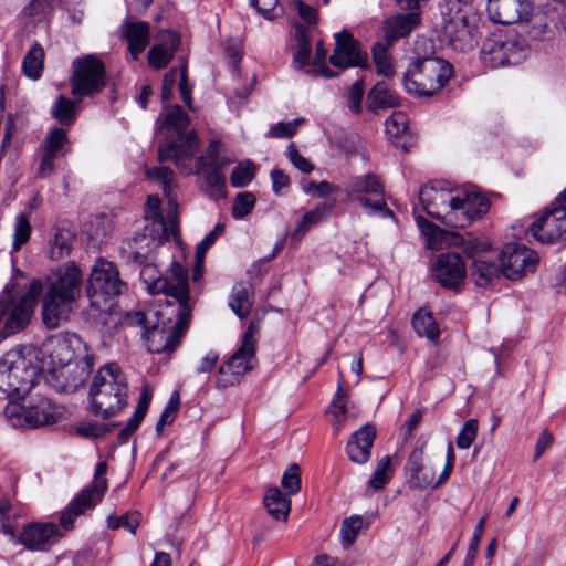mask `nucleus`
<instances>
[{
	"label": "nucleus",
	"instance_id": "1",
	"mask_svg": "<svg viewBox=\"0 0 566 566\" xmlns=\"http://www.w3.org/2000/svg\"><path fill=\"white\" fill-rule=\"evenodd\" d=\"M189 125L190 117L180 105H165L155 124L156 130L165 134L158 160H171L185 175L192 171L191 160L199 147V137L196 130H188Z\"/></svg>",
	"mask_w": 566,
	"mask_h": 566
},
{
	"label": "nucleus",
	"instance_id": "2",
	"mask_svg": "<svg viewBox=\"0 0 566 566\" xmlns=\"http://www.w3.org/2000/svg\"><path fill=\"white\" fill-rule=\"evenodd\" d=\"M82 283V271L75 262H67L53 273L42 300V321L46 328L56 329L67 319L81 295Z\"/></svg>",
	"mask_w": 566,
	"mask_h": 566
},
{
	"label": "nucleus",
	"instance_id": "3",
	"mask_svg": "<svg viewBox=\"0 0 566 566\" xmlns=\"http://www.w3.org/2000/svg\"><path fill=\"white\" fill-rule=\"evenodd\" d=\"M441 41L455 51H470L479 42V14L473 0H446L440 4Z\"/></svg>",
	"mask_w": 566,
	"mask_h": 566
},
{
	"label": "nucleus",
	"instance_id": "4",
	"mask_svg": "<svg viewBox=\"0 0 566 566\" xmlns=\"http://www.w3.org/2000/svg\"><path fill=\"white\" fill-rule=\"evenodd\" d=\"M88 398L92 413L103 419L116 416L127 406V378L117 364L99 368L91 384Z\"/></svg>",
	"mask_w": 566,
	"mask_h": 566
},
{
	"label": "nucleus",
	"instance_id": "5",
	"mask_svg": "<svg viewBox=\"0 0 566 566\" xmlns=\"http://www.w3.org/2000/svg\"><path fill=\"white\" fill-rule=\"evenodd\" d=\"M127 283L120 279L117 265L98 258L91 269L86 284V295L92 307L108 312L115 300L127 291Z\"/></svg>",
	"mask_w": 566,
	"mask_h": 566
},
{
	"label": "nucleus",
	"instance_id": "6",
	"mask_svg": "<svg viewBox=\"0 0 566 566\" xmlns=\"http://www.w3.org/2000/svg\"><path fill=\"white\" fill-rule=\"evenodd\" d=\"M14 285H6L0 294V319L8 315L3 325L4 337L15 335L24 331L31 322L40 295L43 293V284L40 280L33 279L28 291L14 302Z\"/></svg>",
	"mask_w": 566,
	"mask_h": 566
},
{
	"label": "nucleus",
	"instance_id": "7",
	"mask_svg": "<svg viewBox=\"0 0 566 566\" xmlns=\"http://www.w3.org/2000/svg\"><path fill=\"white\" fill-rule=\"evenodd\" d=\"M452 65L440 57L427 56L417 60L403 76V86L409 94L431 96L451 78Z\"/></svg>",
	"mask_w": 566,
	"mask_h": 566
},
{
	"label": "nucleus",
	"instance_id": "8",
	"mask_svg": "<svg viewBox=\"0 0 566 566\" xmlns=\"http://www.w3.org/2000/svg\"><path fill=\"white\" fill-rule=\"evenodd\" d=\"M454 247H461L462 252L472 261L470 275L475 285L486 287L500 276L501 265L497 264L499 253L485 239H468L460 234L452 235Z\"/></svg>",
	"mask_w": 566,
	"mask_h": 566
},
{
	"label": "nucleus",
	"instance_id": "9",
	"mask_svg": "<svg viewBox=\"0 0 566 566\" xmlns=\"http://www.w3.org/2000/svg\"><path fill=\"white\" fill-rule=\"evenodd\" d=\"M38 366L19 353H7L0 359V391L13 403L22 399L32 388Z\"/></svg>",
	"mask_w": 566,
	"mask_h": 566
},
{
	"label": "nucleus",
	"instance_id": "10",
	"mask_svg": "<svg viewBox=\"0 0 566 566\" xmlns=\"http://www.w3.org/2000/svg\"><path fill=\"white\" fill-rule=\"evenodd\" d=\"M167 306L176 307L177 319L172 328L166 329L157 323L149 326L143 333V339L150 353L160 354L175 352L188 328L192 312L191 301L181 303L167 301Z\"/></svg>",
	"mask_w": 566,
	"mask_h": 566
},
{
	"label": "nucleus",
	"instance_id": "11",
	"mask_svg": "<svg viewBox=\"0 0 566 566\" xmlns=\"http://www.w3.org/2000/svg\"><path fill=\"white\" fill-rule=\"evenodd\" d=\"M140 279L147 285L150 294H165L172 297V303L189 302L188 270L174 261L169 269V275H159L156 266L150 262L140 270Z\"/></svg>",
	"mask_w": 566,
	"mask_h": 566
},
{
	"label": "nucleus",
	"instance_id": "12",
	"mask_svg": "<svg viewBox=\"0 0 566 566\" xmlns=\"http://www.w3.org/2000/svg\"><path fill=\"white\" fill-rule=\"evenodd\" d=\"M345 190L347 198L358 201L367 214L395 219V213L385 201V188L377 175L368 172L352 177Z\"/></svg>",
	"mask_w": 566,
	"mask_h": 566
},
{
	"label": "nucleus",
	"instance_id": "13",
	"mask_svg": "<svg viewBox=\"0 0 566 566\" xmlns=\"http://www.w3.org/2000/svg\"><path fill=\"white\" fill-rule=\"evenodd\" d=\"M528 54V48L515 33H493L481 48V60L492 69L521 63Z\"/></svg>",
	"mask_w": 566,
	"mask_h": 566
},
{
	"label": "nucleus",
	"instance_id": "14",
	"mask_svg": "<svg viewBox=\"0 0 566 566\" xmlns=\"http://www.w3.org/2000/svg\"><path fill=\"white\" fill-rule=\"evenodd\" d=\"M72 67L70 82L76 102L98 94L106 86V70L99 57L93 54L77 57Z\"/></svg>",
	"mask_w": 566,
	"mask_h": 566
},
{
	"label": "nucleus",
	"instance_id": "15",
	"mask_svg": "<svg viewBox=\"0 0 566 566\" xmlns=\"http://www.w3.org/2000/svg\"><path fill=\"white\" fill-rule=\"evenodd\" d=\"M106 471V462H98L95 467L93 481L63 510L60 517V525L64 530H72L77 516L88 510H93L103 500L108 486L107 479L104 478Z\"/></svg>",
	"mask_w": 566,
	"mask_h": 566
},
{
	"label": "nucleus",
	"instance_id": "16",
	"mask_svg": "<svg viewBox=\"0 0 566 566\" xmlns=\"http://www.w3.org/2000/svg\"><path fill=\"white\" fill-rule=\"evenodd\" d=\"M93 359L88 354L70 358L66 363L51 368L45 380L57 392H75L90 377Z\"/></svg>",
	"mask_w": 566,
	"mask_h": 566
},
{
	"label": "nucleus",
	"instance_id": "17",
	"mask_svg": "<svg viewBox=\"0 0 566 566\" xmlns=\"http://www.w3.org/2000/svg\"><path fill=\"white\" fill-rule=\"evenodd\" d=\"M528 232L536 241L544 244L566 240V189L530 226Z\"/></svg>",
	"mask_w": 566,
	"mask_h": 566
},
{
	"label": "nucleus",
	"instance_id": "18",
	"mask_svg": "<svg viewBox=\"0 0 566 566\" xmlns=\"http://www.w3.org/2000/svg\"><path fill=\"white\" fill-rule=\"evenodd\" d=\"M8 417H18L21 424L30 429L52 426L62 417V410L50 399L39 397L33 399L29 406L20 407L15 403H9L6 408Z\"/></svg>",
	"mask_w": 566,
	"mask_h": 566
},
{
	"label": "nucleus",
	"instance_id": "19",
	"mask_svg": "<svg viewBox=\"0 0 566 566\" xmlns=\"http://www.w3.org/2000/svg\"><path fill=\"white\" fill-rule=\"evenodd\" d=\"M419 200L423 210L443 224L452 228L458 221L454 217L455 190L423 186L419 191Z\"/></svg>",
	"mask_w": 566,
	"mask_h": 566
},
{
	"label": "nucleus",
	"instance_id": "20",
	"mask_svg": "<svg viewBox=\"0 0 566 566\" xmlns=\"http://www.w3.org/2000/svg\"><path fill=\"white\" fill-rule=\"evenodd\" d=\"M502 273L510 280H517L533 273L538 263L537 253L526 245L507 243L499 253Z\"/></svg>",
	"mask_w": 566,
	"mask_h": 566
},
{
	"label": "nucleus",
	"instance_id": "21",
	"mask_svg": "<svg viewBox=\"0 0 566 566\" xmlns=\"http://www.w3.org/2000/svg\"><path fill=\"white\" fill-rule=\"evenodd\" d=\"M490 209L489 199L473 190H455L454 217L458 221L452 228H465L473 220L483 217Z\"/></svg>",
	"mask_w": 566,
	"mask_h": 566
},
{
	"label": "nucleus",
	"instance_id": "22",
	"mask_svg": "<svg viewBox=\"0 0 566 566\" xmlns=\"http://www.w3.org/2000/svg\"><path fill=\"white\" fill-rule=\"evenodd\" d=\"M432 275L442 287L455 290L464 283L467 266L459 253H440L432 266Z\"/></svg>",
	"mask_w": 566,
	"mask_h": 566
},
{
	"label": "nucleus",
	"instance_id": "23",
	"mask_svg": "<svg viewBox=\"0 0 566 566\" xmlns=\"http://www.w3.org/2000/svg\"><path fill=\"white\" fill-rule=\"evenodd\" d=\"M335 49L329 56V63L336 67H365L367 52L361 50L360 43L348 31L335 34Z\"/></svg>",
	"mask_w": 566,
	"mask_h": 566
},
{
	"label": "nucleus",
	"instance_id": "24",
	"mask_svg": "<svg viewBox=\"0 0 566 566\" xmlns=\"http://www.w3.org/2000/svg\"><path fill=\"white\" fill-rule=\"evenodd\" d=\"M62 536L54 523H30L22 528L18 542L29 551H45Z\"/></svg>",
	"mask_w": 566,
	"mask_h": 566
},
{
	"label": "nucleus",
	"instance_id": "25",
	"mask_svg": "<svg viewBox=\"0 0 566 566\" xmlns=\"http://www.w3.org/2000/svg\"><path fill=\"white\" fill-rule=\"evenodd\" d=\"M527 0H488L486 11L490 19L500 24H513L523 21L531 11Z\"/></svg>",
	"mask_w": 566,
	"mask_h": 566
},
{
	"label": "nucleus",
	"instance_id": "26",
	"mask_svg": "<svg viewBox=\"0 0 566 566\" xmlns=\"http://www.w3.org/2000/svg\"><path fill=\"white\" fill-rule=\"evenodd\" d=\"M255 363V346L241 345L239 349L219 368L220 375H230L228 379H221L223 386H233L240 381V377L252 370Z\"/></svg>",
	"mask_w": 566,
	"mask_h": 566
},
{
	"label": "nucleus",
	"instance_id": "27",
	"mask_svg": "<svg viewBox=\"0 0 566 566\" xmlns=\"http://www.w3.org/2000/svg\"><path fill=\"white\" fill-rule=\"evenodd\" d=\"M421 23L419 12L409 11L388 17L384 21V39L387 45H392L400 39L407 38Z\"/></svg>",
	"mask_w": 566,
	"mask_h": 566
},
{
	"label": "nucleus",
	"instance_id": "28",
	"mask_svg": "<svg viewBox=\"0 0 566 566\" xmlns=\"http://www.w3.org/2000/svg\"><path fill=\"white\" fill-rule=\"evenodd\" d=\"M376 433L377 431L374 426L365 424L352 434L346 444V453L352 462L356 464L368 462Z\"/></svg>",
	"mask_w": 566,
	"mask_h": 566
},
{
	"label": "nucleus",
	"instance_id": "29",
	"mask_svg": "<svg viewBox=\"0 0 566 566\" xmlns=\"http://www.w3.org/2000/svg\"><path fill=\"white\" fill-rule=\"evenodd\" d=\"M180 36L175 31L161 33L159 43L153 45L148 51V63L156 70L165 69L180 46Z\"/></svg>",
	"mask_w": 566,
	"mask_h": 566
},
{
	"label": "nucleus",
	"instance_id": "30",
	"mask_svg": "<svg viewBox=\"0 0 566 566\" xmlns=\"http://www.w3.org/2000/svg\"><path fill=\"white\" fill-rule=\"evenodd\" d=\"M409 473V483L412 488L426 490L434 485V472L423 465V448H416L409 455L406 464Z\"/></svg>",
	"mask_w": 566,
	"mask_h": 566
},
{
	"label": "nucleus",
	"instance_id": "31",
	"mask_svg": "<svg viewBox=\"0 0 566 566\" xmlns=\"http://www.w3.org/2000/svg\"><path fill=\"white\" fill-rule=\"evenodd\" d=\"M124 38L128 42V50L136 59L144 52L149 43L150 27L145 21H128L125 20L122 24Z\"/></svg>",
	"mask_w": 566,
	"mask_h": 566
},
{
	"label": "nucleus",
	"instance_id": "32",
	"mask_svg": "<svg viewBox=\"0 0 566 566\" xmlns=\"http://www.w3.org/2000/svg\"><path fill=\"white\" fill-rule=\"evenodd\" d=\"M521 23H523L524 31L533 40L547 41L554 36L555 24L542 10L528 11L527 17H524Z\"/></svg>",
	"mask_w": 566,
	"mask_h": 566
},
{
	"label": "nucleus",
	"instance_id": "33",
	"mask_svg": "<svg viewBox=\"0 0 566 566\" xmlns=\"http://www.w3.org/2000/svg\"><path fill=\"white\" fill-rule=\"evenodd\" d=\"M191 169L192 171L189 175L198 174L203 176L207 185L212 190L210 196H226V176L223 170L216 166V163L207 161L206 157L199 156L196 161V168L191 167Z\"/></svg>",
	"mask_w": 566,
	"mask_h": 566
},
{
	"label": "nucleus",
	"instance_id": "34",
	"mask_svg": "<svg viewBox=\"0 0 566 566\" xmlns=\"http://www.w3.org/2000/svg\"><path fill=\"white\" fill-rule=\"evenodd\" d=\"M75 234L67 228L55 226L49 241V256L51 260H61L69 256L73 249Z\"/></svg>",
	"mask_w": 566,
	"mask_h": 566
},
{
	"label": "nucleus",
	"instance_id": "35",
	"mask_svg": "<svg viewBox=\"0 0 566 566\" xmlns=\"http://www.w3.org/2000/svg\"><path fill=\"white\" fill-rule=\"evenodd\" d=\"M385 126L386 133L394 145L407 151L410 146L407 114L403 112H394L392 115L387 118Z\"/></svg>",
	"mask_w": 566,
	"mask_h": 566
},
{
	"label": "nucleus",
	"instance_id": "36",
	"mask_svg": "<svg viewBox=\"0 0 566 566\" xmlns=\"http://www.w3.org/2000/svg\"><path fill=\"white\" fill-rule=\"evenodd\" d=\"M263 504L274 520L285 522L291 511V500L277 488H270L264 497Z\"/></svg>",
	"mask_w": 566,
	"mask_h": 566
},
{
	"label": "nucleus",
	"instance_id": "37",
	"mask_svg": "<svg viewBox=\"0 0 566 566\" xmlns=\"http://www.w3.org/2000/svg\"><path fill=\"white\" fill-rule=\"evenodd\" d=\"M398 105L399 97L389 90L385 82L376 83L367 95V108L373 113Z\"/></svg>",
	"mask_w": 566,
	"mask_h": 566
},
{
	"label": "nucleus",
	"instance_id": "38",
	"mask_svg": "<svg viewBox=\"0 0 566 566\" xmlns=\"http://www.w3.org/2000/svg\"><path fill=\"white\" fill-rule=\"evenodd\" d=\"M417 224L421 229V231L427 235V247L430 250H439L442 249L443 242L448 247L452 245V235H455L457 233H448L440 229L434 223L428 221L422 216L416 217Z\"/></svg>",
	"mask_w": 566,
	"mask_h": 566
},
{
	"label": "nucleus",
	"instance_id": "39",
	"mask_svg": "<svg viewBox=\"0 0 566 566\" xmlns=\"http://www.w3.org/2000/svg\"><path fill=\"white\" fill-rule=\"evenodd\" d=\"M44 49L35 42L27 52L22 61V72L30 80H39L44 69Z\"/></svg>",
	"mask_w": 566,
	"mask_h": 566
},
{
	"label": "nucleus",
	"instance_id": "40",
	"mask_svg": "<svg viewBox=\"0 0 566 566\" xmlns=\"http://www.w3.org/2000/svg\"><path fill=\"white\" fill-rule=\"evenodd\" d=\"M252 305L253 298L251 289L243 283L235 284L232 289L229 301V306L231 310L240 318H244L250 314Z\"/></svg>",
	"mask_w": 566,
	"mask_h": 566
},
{
	"label": "nucleus",
	"instance_id": "41",
	"mask_svg": "<svg viewBox=\"0 0 566 566\" xmlns=\"http://www.w3.org/2000/svg\"><path fill=\"white\" fill-rule=\"evenodd\" d=\"M412 327L417 335L427 337L430 340H437L440 336V331L432 314L424 310H419L412 317Z\"/></svg>",
	"mask_w": 566,
	"mask_h": 566
},
{
	"label": "nucleus",
	"instance_id": "42",
	"mask_svg": "<svg viewBox=\"0 0 566 566\" xmlns=\"http://www.w3.org/2000/svg\"><path fill=\"white\" fill-rule=\"evenodd\" d=\"M335 206V200L322 203L315 209L306 212L293 231V238L303 235L313 224L323 221Z\"/></svg>",
	"mask_w": 566,
	"mask_h": 566
},
{
	"label": "nucleus",
	"instance_id": "43",
	"mask_svg": "<svg viewBox=\"0 0 566 566\" xmlns=\"http://www.w3.org/2000/svg\"><path fill=\"white\" fill-rule=\"evenodd\" d=\"M51 115L62 126L70 127L76 120V103L60 95L51 108Z\"/></svg>",
	"mask_w": 566,
	"mask_h": 566
},
{
	"label": "nucleus",
	"instance_id": "44",
	"mask_svg": "<svg viewBox=\"0 0 566 566\" xmlns=\"http://www.w3.org/2000/svg\"><path fill=\"white\" fill-rule=\"evenodd\" d=\"M57 2L59 0H31L21 13L33 23L43 22L52 15Z\"/></svg>",
	"mask_w": 566,
	"mask_h": 566
},
{
	"label": "nucleus",
	"instance_id": "45",
	"mask_svg": "<svg viewBox=\"0 0 566 566\" xmlns=\"http://www.w3.org/2000/svg\"><path fill=\"white\" fill-rule=\"evenodd\" d=\"M150 403V398L146 392H143L139 402L135 409V412L128 420L127 424L120 430L118 439L120 441H127L128 438L137 430L140 422L143 421Z\"/></svg>",
	"mask_w": 566,
	"mask_h": 566
},
{
	"label": "nucleus",
	"instance_id": "46",
	"mask_svg": "<svg viewBox=\"0 0 566 566\" xmlns=\"http://www.w3.org/2000/svg\"><path fill=\"white\" fill-rule=\"evenodd\" d=\"M150 403V398L146 392H143L139 402L135 409V412L128 420L127 424L120 430L118 439L120 441H127L128 438L137 430L140 422L143 421Z\"/></svg>",
	"mask_w": 566,
	"mask_h": 566
},
{
	"label": "nucleus",
	"instance_id": "47",
	"mask_svg": "<svg viewBox=\"0 0 566 566\" xmlns=\"http://www.w3.org/2000/svg\"><path fill=\"white\" fill-rule=\"evenodd\" d=\"M394 470L391 468V457L385 455L378 463L373 472L368 485L375 490H382L391 480Z\"/></svg>",
	"mask_w": 566,
	"mask_h": 566
},
{
	"label": "nucleus",
	"instance_id": "48",
	"mask_svg": "<svg viewBox=\"0 0 566 566\" xmlns=\"http://www.w3.org/2000/svg\"><path fill=\"white\" fill-rule=\"evenodd\" d=\"M146 175L160 182L164 196L169 200L170 205L175 203L176 197L172 195L174 171L169 167L160 166L146 168Z\"/></svg>",
	"mask_w": 566,
	"mask_h": 566
},
{
	"label": "nucleus",
	"instance_id": "49",
	"mask_svg": "<svg viewBox=\"0 0 566 566\" xmlns=\"http://www.w3.org/2000/svg\"><path fill=\"white\" fill-rule=\"evenodd\" d=\"M31 223L29 217L25 213H19L14 222L13 242L12 250L19 251L23 244H25L31 235Z\"/></svg>",
	"mask_w": 566,
	"mask_h": 566
},
{
	"label": "nucleus",
	"instance_id": "50",
	"mask_svg": "<svg viewBox=\"0 0 566 566\" xmlns=\"http://www.w3.org/2000/svg\"><path fill=\"white\" fill-rule=\"evenodd\" d=\"M140 524V513L137 511L127 512L120 516L109 515L107 517V526L111 530H118L124 527L128 530L132 534H136V530Z\"/></svg>",
	"mask_w": 566,
	"mask_h": 566
},
{
	"label": "nucleus",
	"instance_id": "51",
	"mask_svg": "<svg viewBox=\"0 0 566 566\" xmlns=\"http://www.w3.org/2000/svg\"><path fill=\"white\" fill-rule=\"evenodd\" d=\"M67 142L66 132L63 128H54L50 130L44 139V150L59 156L63 153L64 146Z\"/></svg>",
	"mask_w": 566,
	"mask_h": 566
},
{
	"label": "nucleus",
	"instance_id": "52",
	"mask_svg": "<svg viewBox=\"0 0 566 566\" xmlns=\"http://www.w3.org/2000/svg\"><path fill=\"white\" fill-rule=\"evenodd\" d=\"M254 175L255 166L253 163L248 161L247 164H240L233 169L230 176V182L237 188L245 187L254 178Z\"/></svg>",
	"mask_w": 566,
	"mask_h": 566
},
{
	"label": "nucleus",
	"instance_id": "53",
	"mask_svg": "<svg viewBox=\"0 0 566 566\" xmlns=\"http://www.w3.org/2000/svg\"><path fill=\"white\" fill-rule=\"evenodd\" d=\"M364 526L363 517L359 515H353L345 518L340 525V534L343 541L347 545H352Z\"/></svg>",
	"mask_w": 566,
	"mask_h": 566
},
{
	"label": "nucleus",
	"instance_id": "54",
	"mask_svg": "<svg viewBox=\"0 0 566 566\" xmlns=\"http://www.w3.org/2000/svg\"><path fill=\"white\" fill-rule=\"evenodd\" d=\"M282 488L287 495L296 494L301 490V469L296 463L290 464L281 480Z\"/></svg>",
	"mask_w": 566,
	"mask_h": 566
},
{
	"label": "nucleus",
	"instance_id": "55",
	"mask_svg": "<svg viewBox=\"0 0 566 566\" xmlns=\"http://www.w3.org/2000/svg\"><path fill=\"white\" fill-rule=\"evenodd\" d=\"M479 422L476 419L471 418L464 422L460 429L455 443L460 449H469L478 434Z\"/></svg>",
	"mask_w": 566,
	"mask_h": 566
},
{
	"label": "nucleus",
	"instance_id": "56",
	"mask_svg": "<svg viewBox=\"0 0 566 566\" xmlns=\"http://www.w3.org/2000/svg\"><path fill=\"white\" fill-rule=\"evenodd\" d=\"M255 205V197L251 192H240L237 195L233 206L232 216L235 219H241L248 216Z\"/></svg>",
	"mask_w": 566,
	"mask_h": 566
},
{
	"label": "nucleus",
	"instance_id": "57",
	"mask_svg": "<svg viewBox=\"0 0 566 566\" xmlns=\"http://www.w3.org/2000/svg\"><path fill=\"white\" fill-rule=\"evenodd\" d=\"M373 57L378 74L386 77H390L394 74L390 57L382 45L378 44L373 48Z\"/></svg>",
	"mask_w": 566,
	"mask_h": 566
},
{
	"label": "nucleus",
	"instance_id": "58",
	"mask_svg": "<svg viewBox=\"0 0 566 566\" xmlns=\"http://www.w3.org/2000/svg\"><path fill=\"white\" fill-rule=\"evenodd\" d=\"M297 49L293 54V62L298 69L305 66L311 56V44L307 35L303 32L296 34Z\"/></svg>",
	"mask_w": 566,
	"mask_h": 566
},
{
	"label": "nucleus",
	"instance_id": "59",
	"mask_svg": "<svg viewBox=\"0 0 566 566\" xmlns=\"http://www.w3.org/2000/svg\"><path fill=\"white\" fill-rule=\"evenodd\" d=\"M279 2L280 0H250V4L266 20H274L281 15Z\"/></svg>",
	"mask_w": 566,
	"mask_h": 566
},
{
	"label": "nucleus",
	"instance_id": "60",
	"mask_svg": "<svg viewBox=\"0 0 566 566\" xmlns=\"http://www.w3.org/2000/svg\"><path fill=\"white\" fill-rule=\"evenodd\" d=\"M485 523H486V515L481 517L474 527V533L471 538V542H470V545H469V548L467 552V556L464 559V566H472V564L475 559L478 548L480 545V541H481V537H482V534L484 531Z\"/></svg>",
	"mask_w": 566,
	"mask_h": 566
},
{
	"label": "nucleus",
	"instance_id": "61",
	"mask_svg": "<svg viewBox=\"0 0 566 566\" xmlns=\"http://www.w3.org/2000/svg\"><path fill=\"white\" fill-rule=\"evenodd\" d=\"M179 71H180V81H179L180 97L189 109H193L192 98H191L192 86L188 82V66H187L186 59L180 60Z\"/></svg>",
	"mask_w": 566,
	"mask_h": 566
},
{
	"label": "nucleus",
	"instance_id": "62",
	"mask_svg": "<svg viewBox=\"0 0 566 566\" xmlns=\"http://www.w3.org/2000/svg\"><path fill=\"white\" fill-rule=\"evenodd\" d=\"M286 156L290 161L300 171L304 174H310L314 169V165L304 156H302L296 148L295 144H290L286 149Z\"/></svg>",
	"mask_w": 566,
	"mask_h": 566
},
{
	"label": "nucleus",
	"instance_id": "63",
	"mask_svg": "<svg viewBox=\"0 0 566 566\" xmlns=\"http://www.w3.org/2000/svg\"><path fill=\"white\" fill-rule=\"evenodd\" d=\"M364 96V84L363 81H356L349 88L347 99L348 107L354 114L361 112V101Z\"/></svg>",
	"mask_w": 566,
	"mask_h": 566
},
{
	"label": "nucleus",
	"instance_id": "64",
	"mask_svg": "<svg viewBox=\"0 0 566 566\" xmlns=\"http://www.w3.org/2000/svg\"><path fill=\"white\" fill-rule=\"evenodd\" d=\"M302 122L303 119H295L291 123L280 122L271 128L270 135L274 138H291L295 135L297 126Z\"/></svg>",
	"mask_w": 566,
	"mask_h": 566
}]
</instances>
